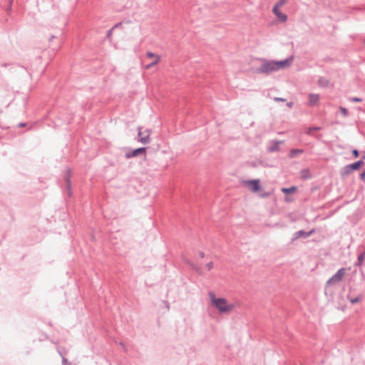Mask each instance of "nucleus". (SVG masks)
I'll use <instances>...</instances> for the list:
<instances>
[{
	"label": "nucleus",
	"mask_w": 365,
	"mask_h": 365,
	"mask_svg": "<svg viewBox=\"0 0 365 365\" xmlns=\"http://www.w3.org/2000/svg\"><path fill=\"white\" fill-rule=\"evenodd\" d=\"M294 55L289 56L282 60H268L264 58L259 60L262 62L259 67L256 68L255 73L269 75L271 73L289 68L294 61Z\"/></svg>",
	"instance_id": "f257e3e1"
},
{
	"label": "nucleus",
	"mask_w": 365,
	"mask_h": 365,
	"mask_svg": "<svg viewBox=\"0 0 365 365\" xmlns=\"http://www.w3.org/2000/svg\"><path fill=\"white\" fill-rule=\"evenodd\" d=\"M209 297L211 305L217 309L220 314L230 313L235 307L234 304L232 303H228L225 298H217L212 292H209Z\"/></svg>",
	"instance_id": "f03ea898"
},
{
	"label": "nucleus",
	"mask_w": 365,
	"mask_h": 365,
	"mask_svg": "<svg viewBox=\"0 0 365 365\" xmlns=\"http://www.w3.org/2000/svg\"><path fill=\"white\" fill-rule=\"evenodd\" d=\"M364 165V161L363 159H359L354 163L345 165L340 170V175L342 179H344L346 176L349 175L354 171L359 170Z\"/></svg>",
	"instance_id": "7ed1b4c3"
},
{
	"label": "nucleus",
	"mask_w": 365,
	"mask_h": 365,
	"mask_svg": "<svg viewBox=\"0 0 365 365\" xmlns=\"http://www.w3.org/2000/svg\"><path fill=\"white\" fill-rule=\"evenodd\" d=\"M242 183L254 193H257L263 190L261 185V180L259 179L245 180L242 181Z\"/></svg>",
	"instance_id": "20e7f679"
},
{
	"label": "nucleus",
	"mask_w": 365,
	"mask_h": 365,
	"mask_svg": "<svg viewBox=\"0 0 365 365\" xmlns=\"http://www.w3.org/2000/svg\"><path fill=\"white\" fill-rule=\"evenodd\" d=\"M143 128L138 127V140L142 144L146 145L150 143V130L145 129L144 132L142 131Z\"/></svg>",
	"instance_id": "39448f33"
},
{
	"label": "nucleus",
	"mask_w": 365,
	"mask_h": 365,
	"mask_svg": "<svg viewBox=\"0 0 365 365\" xmlns=\"http://www.w3.org/2000/svg\"><path fill=\"white\" fill-rule=\"evenodd\" d=\"M147 151V148L145 147H140L135 149L129 148L128 151L125 154V157L126 159H130L133 158L138 157L139 155H145Z\"/></svg>",
	"instance_id": "423d86ee"
},
{
	"label": "nucleus",
	"mask_w": 365,
	"mask_h": 365,
	"mask_svg": "<svg viewBox=\"0 0 365 365\" xmlns=\"http://www.w3.org/2000/svg\"><path fill=\"white\" fill-rule=\"evenodd\" d=\"M346 269L344 267L340 268L336 271V272L331 277L327 282V285H330L331 284L337 283L341 282L343 279L344 276L345 275Z\"/></svg>",
	"instance_id": "0eeeda50"
},
{
	"label": "nucleus",
	"mask_w": 365,
	"mask_h": 365,
	"mask_svg": "<svg viewBox=\"0 0 365 365\" xmlns=\"http://www.w3.org/2000/svg\"><path fill=\"white\" fill-rule=\"evenodd\" d=\"M315 232V229H312L309 231H305L304 230H300L299 231L295 232L293 234L292 241H295L298 239H307L311 235H312Z\"/></svg>",
	"instance_id": "6e6552de"
},
{
	"label": "nucleus",
	"mask_w": 365,
	"mask_h": 365,
	"mask_svg": "<svg viewBox=\"0 0 365 365\" xmlns=\"http://www.w3.org/2000/svg\"><path fill=\"white\" fill-rule=\"evenodd\" d=\"M71 172L70 170H67L66 173L64 175V180L66 182V189L67 195L71 197L72 196L71 190Z\"/></svg>",
	"instance_id": "1a4fd4ad"
},
{
	"label": "nucleus",
	"mask_w": 365,
	"mask_h": 365,
	"mask_svg": "<svg viewBox=\"0 0 365 365\" xmlns=\"http://www.w3.org/2000/svg\"><path fill=\"white\" fill-rule=\"evenodd\" d=\"M272 13L276 18L282 23H284L288 19V16L280 11L279 8L272 7Z\"/></svg>",
	"instance_id": "9d476101"
},
{
	"label": "nucleus",
	"mask_w": 365,
	"mask_h": 365,
	"mask_svg": "<svg viewBox=\"0 0 365 365\" xmlns=\"http://www.w3.org/2000/svg\"><path fill=\"white\" fill-rule=\"evenodd\" d=\"M283 141L273 140L270 142V145H269L267 148V152L274 153L277 152L280 150L279 145L282 144Z\"/></svg>",
	"instance_id": "9b49d317"
},
{
	"label": "nucleus",
	"mask_w": 365,
	"mask_h": 365,
	"mask_svg": "<svg viewBox=\"0 0 365 365\" xmlns=\"http://www.w3.org/2000/svg\"><path fill=\"white\" fill-rule=\"evenodd\" d=\"M319 95L316 93H309L308 95V105L309 106H316L319 101Z\"/></svg>",
	"instance_id": "f8f14e48"
},
{
	"label": "nucleus",
	"mask_w": 365,
	"mask_h": 365,
	"mask_svg": "<svg viewBox=\"0 0 365 365\" xmlns=\"http://www.w3.org/2000/svg\"><path fill=\"white\" fill-rule=\"evenodd\" d=\"M183 262L187 265L189 266L192 270L197 272V273L199 274H201L202 272H201V269L199 267V266L195 264V262H193L192 261H191L190 259H189L187 257H183Z\"/></svg>",
	"instance_id": "ddd939ff"
},
{
	"label": "nucleus",
	"mask_w": 365,
	"mask_h": 365,
	"mask_svg": "<svg viewBox=\"0 0 365 365\" xmlns=\"http://www.w3.org/2000/svg\"><path fill=\"white\" fill-rule=\"evenodd\" d=\"M300 177L302 180H310L313 178L312 174L309 168H304L300 170Z\"/></svg>",
	"instance_id": "4468645a"
},
{
	"label": "nucleus",
	"mask_w": 365,
	"mask_h": 365,
	"mask_svg": "<svg viewBox=\"0 0 365 365\" xmlns=\"http://www.w3.org/2000/svg\"><path fill=\"white\" fill-rule=\"evenodd\" d=\"M281 191L282 193H284L285 195H291L294 193H295L297 191V187L295 185H292L288 187H282Z\"/></svg>",
	"instance_id": "2eb2a0df"
},
{
	"label": "nucleus",
	"mask_w": 365,
	"mask_h": 365,
	"mask_svg": "<svg viewBox=\"0 0 365 365\" xmlns=\"http://www.w3.org/2000/svg\"><path fill=\"white\" fill-rule=\"evenodd\" d=\"M317 84L319 87L326 88L329 87V86L330 84V81L327 78L321 76L319 78V79L317 81Z\"/></svg>",
	"instance_id": "dca6fc26"
},
{
	"label": "nucleus",
	"mask_w": 365,
	"mask_h": 365,
	"mask_svg": "<svg viewBox=\"0 0 365 365\" xmlns=\"http://www.w3.org/2000/svg\"><path fill=\"white\" fill-rule=\"evenodd\" d=\"M304 149L292 148L289 151V158L291 159L294 158L298 155H301V154L304 153Z\"/></svg>",
	"instance_id": "f3484780"
},
{
	"label": "nucleus",
	"mask_w": 365,
	"mask_h": 365,
	"mask_svg": "<svg viewBox=\"0 0 365 365\" xmlns=\"http://www.w3.org/2000/svg\"><path fill=\"white\" fill-rule=\"evenodd\" d=\"M365 261V251L360 253L357 259L354 263V266L358 267L362 266V264L364 263Z\"/></svg>",
	"instance_id": "a211bd4d"
},
{
	"label": "nucleus",
	"mask_w": 365,
	"mask_h": 365,
	"mask_svg": "<svg viewBox=\"0 0 365 365\" xmlns=\"http://www.w3.org/2000/svg\"><path fill=\"white\" fill-rule=\"evenodd\" d=\"M362 299H363V295L359 294L358 296H356L355 297L350 298L349 301L352 304H357L358 302H359L360 301H361Z\"/></svg>",
	"instance_id": "6ab92c4d"
},
{
	"label": "nucleus",
	"mask_w": 365,
	"mask_h": 365,
	"mask_svg": "<svg viewBox=\"0 0 365 365\" xmlns=\"http://www.w3.org/2000/svg\"><path fill=\"white\" fill-rule=\"evenodd\" d=\"M160 61V56H157V58H155V61H153V62L147 64L145 66V68L146 69H150L152 67H153L154 66H155L156 64H158Z\"/></svg>",
	"instance_id": "aec40b11"
},
{
	"label": "nucleus",
	"mask_w": 365,
	"mask_h": 365,
	"mask_svg": "<svg viewBox=\"0 0 365 365\" xmlns=\"http://www.w3.org/2000/svg\"><path fill=\"white\" fill-rule=\"evenodd\" d=\"M339 110L343 116L346 117L349 115V110L347 108L343 106H340Z\"/></svg>",
	"instance_id": "412c9836"
},
{
	"label": "nucleus",
	"mask_w": 365,
	"mask_h": 365,
	"mask_svg": "<svg viewBox=\"0 0 365 365\" xmlns=\"http://www.w3.org/2000/svg\"><path fill=\"white\" fill-rule=\"evenodd\" d=\"M287 0H279L273 7L279 8L287 3Z\"/></svg>",
	"instance_id": "4be33fe9"
},
{
	"label": "nucleus",
	"mask_w": 365,
	"mask_h": 365,
	"mask_svg": "<svg viewBox=\"0 0 365 365\" xmlns=\"http://www.w3.org/2000/svg\"><path fill=\"white\" fill-rule=\"evenodd\" d=\"M349 101L352 103H360L362 101V98L359 97H350Z\"/></svg>",
	"instance_id": "5701e85b"
},
{
	"label": "nucleus",
	"mask_w": 365,
	"mask_h": 365,
	"mask_svg": "<svg viewBox=\"0 0 365 365\" xmlns=\"http://www.w3.org/2000/svg\"><path fill=\"white\" fill-rule=\"evenodd\" d=\"M59 354L62 357V365H71V363L68 361V359L63 356V354L61 351H58Z\"/></svg>",
	"instance_id": "b1692460"
},
{
	"label": "nucleus",
	"mask_w": 365,
	"mask_h": 365,
	"mask_svg": "<svg viewBox=\"0 0 365 365\" xmlns=\"http://www.w3.org/2000/svg\"><path fill=\"white\" fill-rule=\"evenodd\" d=\"M351 154L354 158H357L360 155V151L356 148L351 150Z\"/></svg>",
	"instance_id": "393cba45"
},
{
	"label": "nucleus",
	"mask_w": 365,
	"mask_h": 365,
	"mask_svg": "<svg viewBox=\"0 0 365 365\" xmlns=\"http://www.w3.org/2000/svg\"><path fill=\"white\" fill-rule=\"evenodd\" d=\"M322 130V128L319 126H312L309 128L308 133H310L312 131H319Z\"/></svg>",
	"instance_id": "a878e982"
},
{
	"label": "nucleus",
	"mask_w": 365,
	"mask_h": 365,
	"mask_svg": "<svg viewBox=\"0 0 365 365\" xmlns=\"http://www.w3.org/2000/svg\"><path fill=\"white\" fill-rule=\"evenodd\" d=\"M270 195H271L270 192H263L259 193V196L261 198H267V197H269Z\"/></svg>",
	"instance_id": "bb28decb"
},
{
	"label": "nucleus",
	"mask_w": 365,
	"mask_h": 365,
	"mask_svg": "<svg viewBox=\"0 0 365 365\" xmlns=\"http://www.w3.org/2000/svg\"><path fill=\"white\" fill-rule=\"evenodd\" d=\"M113 30H114V29H113V28H110V29H108V30L107 31V32H106V37L107 38H110V36H112V34H113Z\"/></svg>",
	"instance_id": "cd10ccee"
},
{
	"label": "nucleus",
	"mask_w": 365,
	"mask_h": 365,
	"mask_svg": "<svg viewBox=\"0 0 365 365\" xmlns=\"http://www.w3.org/2000/svg\"><path fill=\"white\" fill-rule=\"evenodd\" d=\"M13 0H9V5L6 8L7 12H11L12 9Z\"/></svg>",
	"instance_id": "c85d7f7f"
},
{
	"label": "nucleus",
	"mask_w": 365,
	"mask_h": 365,
	"mask_svg": "<svg viewBox=\"0 0 365 365\" xmlns=\"http://www.w3.org/2000/svg\"><path fill=\"white\" fill-rule=\"evenodd\" d=\"M146 56L148 58H154L155 57V58H157V56H158V55H156L155 53H154L151 51L147 52Z\"/></svg>",
	"instance_id": "c756f323"
},
{
	"label": "nucleus",
	"mask_w": 365,
	"mask_h": 365,
	"mask_svg": "<svg viewBox=\"0 0 365 365\" xmlns=\"http://www.w3.org/2000/svg\"><path fill=\"white\" fill-rule=\"evenodd\" d=\"M359 179L365 182V169L359 174Z\"/></svg>",
	"instance_id": "7c9ffc66"
},
{
	"label": "nucleus",
	"mask_w": 365,
	"mask_h": 365,
	"mask_svg": "<svg viewBox=\"0 0 365 365\" xmlns=\"http://www.w3.org/2000/svg\"><path fill=\"white\" fill-rule=\"evenodd\" d=\"M205 267L207 269V270H209V271L211 270L213 268V262H210L207 263L205 264Z\"/></svg>",
	"instance_id": "2f4dec72"
},
{
	"label": "nucleus",
	"mask_w": 365,
	"mask_h": 365,
	"mask_svg": "<svg viewBox=\"0 0 365 365\" xmlns=\"http://www.w3.org/2000/svg\"><path fill=\"white\" fill-rule=\"evenodd\" d=\"M26 125H27V123H25V122H21V123L17 124V127L18 128H24Z\"/></svg>",
	"instance_id": "473e14b6"
},
{
	"label": "nucleus",
	"mask_w": 365,
	"mask_h": 365,
	"mask_svg": "<svg viewBox=\"0 0 365 365\" xmlns=\"http://www.w3.org/2000/svg\"><path fill=\"white\" fill-rule=\"evenodd\" d=\"M274 100L275 101H282V102H284V101H286V99H285V98H279V97H275V98H274Z\"/></svg>",
	"instance_id": "72a5a7b5"
},
{
	"label": "nucleus",
	"mask_w": 365,
	"mask_h": 365,
	"mask_svg": "<svg viewBox=\"0 0 365 365\" xmlns=\"http://www.w3.org/2000/svg\"><path fill=\"white\" fill-rule=\"evenodd\" d=\"M121 25H122V22H118L112 28H113V29H115V28H118V27L120 26Z\"/></svg>",
	"instance_id": "f704fd0d"
},
{
	"label": "nucleus",
	"mask_w": 365,
	"mask_h": 365,
	"mask_svg": "<svg viewBox=\"0 0 365 365\" xmlns=\"http://www.w3.org/2000/svg\"><path fill=\"white\" fill-rule=\"evenodd\" d=\"M198 254H199V256H200L201 258H204V257H205V252H202V251H199Z\"/></svg>",
	"instance_id": "c9c22d12"
},
{
	"label": "nucleus",
	"mask_w": 365,
	"mask_h": 365,
	"mask_svg": "<svg viewBox=\"0 0 365 365\" xmlns=\"http://www.w3.org/2000/svg\"><path fill=\"white\" fill-rule=\"evenodd\" d=\"M287 106L289 108H291L293 106V102L290 101L287 103Z\"/></svg>",
	"instance_id": "e433bc0d"
},
{
	"label": "nucleus",
	"mask_w": 365,
	"mask_h": 365,
	"mask_svg": "<svg viewBox=\"0 0 365 365\" xmlns=\"http://www.w3.org/2000/svg\"><path fill=\"white\" fill-rule=\"evenodd\" d=\"M284 200H285V202H290L291 201V200L289 199L287 197H285Z\"/></svg>",
	"instance_id": "4c0bfd02"
},
{
	"label": "nucleus",
	"mask_w": 365,
	"mask_h": 365,
	"mask_svg": "<svg viewBox=\"0 0 365 365\" xmlns=\"http://www.w3.org/2000/svg\"><path fill=\"white\" fill-rule=\"evenodd\" d=\"M54 38H55V36L52 35V36L50 37V41H52Z\"/></svg>",
	"instance_id": "58836bf2"
},
{
	"label": "nucleus",
	"mask_w": 365,
	"mask_h": 365,
	"mask_svg": "<svg viewBox=\"0 0 365 365\" xmlns=\"http://www.w3.org/2000/svg\"><path fill=\"white\" fill-rule=\"evenodd\" d=\"M361 159H363V161H364L365 160V155H364Z\"/></svg>",
	"instance_id": "ea45409f"
},
{
	"label": "nucleus",
	"mask_w": 365,
	"mask_h": 365,
	"mask_svg": "<svg viewBox=\"0 0 365 365\" xmlns=\"http://www.w3.org/2000/svg\"><path fill=\"white\" fill-rule=\"evenodd\" d=\"M120 344L122 346H124V344L123 342H120Z\"/></svg>",
	"instance_id": "a19ab883"
},
{
	"label": "nucleus",
	"mask_w": 365,
	"mask_h": 365,
	"mask_svg": "<svg viewBox=\"0 0 365 365\" xmlns=\"http://www.w3.org/2000/svg\"><path fill=\"white\" fill-rule=\"evenodd\" d=\"M364 44H365V38L364 39Z\"/></svg>",
	"instance_id": "79ce46f5"
}]
</instances>
